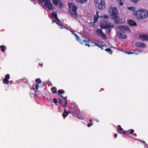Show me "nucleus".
Here are the masks:
<instances>
[{
  "label": "nucleus",
  "instance_id": "f257e3e1",
  "mask_svg": "<svg viewBox=\"0 0 148 148\" xmlns=\"http://www.w3.org/2000/svg\"><path fill=\"white\" fill-rule=\"evenodd\" d=\"M133 14L135 17L139 20L146 18L148 16V12L145 9L139 10L134 12Z\"/></svg>",
  "mask_w": 148,
  "mask_h": 148
},
{
  "label": "nucleus",
  "instance_id": "f03ea898",
  "mask_svg": "<svg viewBox=\"0 0 148 148\" xmlns=\"http://www.w3.org/2000/svg\"><path fill=\"white\" fill-rule=\"evenodd\" d=\"M110 11L111 12V17L115 23L118 24L121 23L122 20L118 17V12L116 7H111Z\"/></svg>",
  "mask_w": 148,
  "mask_h": 148
},
{
  "label": "nucleus",
  "instance_id": "7ed1b4c3",
  "mask_svg": "<svg viewBox=\"0 0 148 148\" xmlns=\"http://www.w3.org/2000/svg\"><path fill=\"white\" fill-rule=\"evenodd\" d=\"M69 10L71 14L72 17L75 19L77 18L78 17L77 13V7L72 3H68Z\"/></svg>",
  "mask_w": 148,
  "mask_h": 148
},
{
  "label": "nucleus",
  "instance_id": "20e7f679",
  "mask_svg": "<svg viewBox=\"0 0 148 148\" xmlns=\"http://www.w3.org/2000/svg\"><path fill=\"white\" fill-rule=\"evenodd\" d=\"M108 19L103 20L101 21L100 26L101 29H106L109 28H114V26L112 23H109Z\"/></svg>",
  "mask_w": 148,
  "mask_h": 148
},
{
  "label": "nucleus",
  "instance_id": "39448f33",
  "mask_svg": "<svg viewBox=\"0 0 148 148\" xmlns=\"http://www.w3.org/2000/svg\"><path fill=\"white\" fill-rule=\"evenodd\" d=\"M40 3H44V6L49 10H53L54 9L53 5L51 3V0H38Z\"/></svg>",
  "mask_w": 148,
  "mask_h": 148
},
{
  "label": "nucleus",
  "instance_id": "423d86ee",
  "mask_svg": "<svg viewBox=\"0 0 148 148\" xmlns=\"http://www.w3.org/2000/svg\"><path fill=\"white\" fill-rule=\"evenodd\" d=\"M96 7L99 10H103L105 8V3L103 0H95Z\"/></svg>",
  "mask_w": 148,
  "mask_h": 148
},
{
  "label": "nucleus",
  "instance_id": "0eeeda50",
  "mask_svg": "<svg viewBox=\"0 0 148 148\" xmlns=\"http://www.w3.org/2000/svg\"><path fill=\"white\" fill-rule=\"evenodd\" d=\"M76 107L77 106H76L75 108H73L72 107H71V112L72 115L76 117L78 119L83 120V117H82L80 116H78L79 112L78 110H77L76 108Z\"/></svg>",
  "mask_w": 148,
  "mask_h": 148
},
{
  "label": "nucleus",
  "instance_id": "6e6552de",
  "mask_svg": "<svg viewBox=\"0 0 148 148\" xmlns=\"http://www.w3.org/2000/svg\"><path fill=\"white\" fill-rule=\"evenodd\" d=\"M118 28L119 29L120 31L125 33V32H130V29L127 26H119Z\"/></svg>",
  "mask_w": 148,
  "mask_h": 148
},
{
  "label": "nucleus",
  "instance_id": "1a4fd4ad",
  "mask_svg": "<svg viewBox=\"0 0 148 148\" xmlns=\"http://www.w3.org/2000/svg\"><path fill=\"white\" fill-rule=\"evenodd\" d=\"M118 36L119 38L123 39H126L127 38V36L125 34V33L120 31L119 32Z\"/></svg>",
  "mask_w": 148,
  "mask_h": 148
},
{
  "label": "nucleus",
  "instance_id": "9d476101",
  "mask_svg": "<svg viewBox=\"0 0 148 148\" xmlns=\"http://www.w3.org/2000/svg\"><path fill=\"white\" fill-rule=\"evenodd\" d=\"M10 78V76L9 74H7L5 76L3 80V83L4 84H5L9 85L8 83H9V81L8 79Z\"/></svg>",
  "mask_w": 148,
  "mask_h": 148
},
{
  "label": "nucleus",
  "instance_id": "9b49d317",
  "mask_svg": "<svg viewBox=\"0 0 148 148\" xmlns=\"http://www.w3.org/2000/svg\"><path fill=\"white\" fill-rule=\"evenodd\" d=\"M135 45L138 48L141 47L142 48H145L146 47V45L145 44L140 42H138L136 43L135 44Z\"/></svg>",
  "mask_w": 148,
  "mask_h": 148
},
{
  "label": "nucleus",
  "instance_id": "f8f14e48",
  "mask_svg": "<svg viewBox=\"0 0 148 148\" xmlns=\"http://www.w3.org/2000/svg\"><path fill=\"white\" fill-rule=\"evenodd\" d=\"M128 23L130 26H136V23L134 20L132 19H129L128 21Z\"/></svg>",
  "mask_w": 148,
  "mask_h": 148
},
{
  "label": "nucleus",
  "instance_id": "ddd939ff",
  "mask_svg": "<svg viewBox=\"0 0 148 148\" xmlns=\"http://www.w3.org/2000/svg\"><path fill=\"white\" fill-rule=\"evenodd\" d=\"M139 38L145 40H148V35H141L139 36Z\"/></svg>",
  "mask_w": 148,
  "mask_h": 148
},
{
  "label": "nucleus",
  "instance_id": "4468645a",
  "mask_svg": "<svg viewBox=\"0 0 148 148\" xmlns=\"http://www.w3.org/2000/svg\"><path fill=\"white\" fill-rule=\"evenodd\" d=\"M96 32L97 34L99 36L103 33L102 30L100 29H97Z\"/></svg>",
  "mask_w": 148,
  "mask_h": 148
},
{
  "label": "nucleus",
  "instance_id": "2eb2a0df",
  "mask_svg": "<svg viewBox=\"0 0 148 148\" xmlns=\"http://www.w3.org/2000/svg\"><path fill=\"white\" fill-rule=\"evenodd\" d=\"M38 84H34L33 85V87L34 90H37L39 87Z\"/></svg>",
  "mask_w": 148,
  "mask_h": 148
},
{
  "label": "nucleus",
  "instance_id": "dca6fc26",
  "mask_svg": "<svg viewBox=\"0 0 148 148\" xmlns=\"http://www.w3.org/2000/svg\"><path fill=\"white\" fill-rule=\"evenodd\" d=\"M76 36V38L78 41L79 42L80 44H83V41L77 34H75Z\"/></svg>",
  "mask_w": 148,
  "mask_h": 148
},
{
  "label": "nucleus",
  "instance_id": "f3484780",
  "mask_svg": "<svg viewBox=\"0 0 148 148\" xmlns=\"http://www.w3.org/2000/svg\"><path fill=\"white\" fill-rule=\"evenodd\" d=\"M64 92V90L62 89H60L58 90V93L56 94L59 97V94L61 95Z\"/></svg>",
  "mask_w": 148,
  "mask_h": 148
},
{
  "label": "nucleus",
  "instance_id": "a211bd4d",
  "mask_svg": "<svg viewBox=\"0 0 148 148\" xmlns=\"http://www.w3.org/2000/svg\"><path fill=\"white\" fill-rule=\"evenodd\" d=\"M53 4L55 5H57L60 0H52Z\"/></svg>",
  "mask_w": 148,
  "mask_h": 148
},
{
  "label": "nucleus",
  "instance_id": "6ab92c4d",
  "mask_svg": "<svg viewBox=\"0 0 148 148\" xmlns=\"http://www.w3.org/2000/svg\"><path fill=\"white\" fill-rule=\"evenodd\" d=\"M51 90L52 92L54 94H57V90L56 88L55 87H53L51 88Z\"/></svg>",
  "mask_w": 148,
  "mask_h": 148
},
{
  "label": "nucleus",
  "instance_id": "aec40b11",
  "mask_svg": "<svg viewBox=\"0 0 148 148\" xmlns=\"http://www.w3.org/2000/svg\"><path fill=\"white\" fill-rule=\"evenodd\" d=\"M129 130L127 131H123V132H119V133L121 134H126L127 135H129L130 134L129 132Z\"/></svg>",
  "mask_w": 148,
  "mask_h": 148
},
{
  "label": "nucleus",
  "instance_id": "412c9836",
  "mask_svg": "<svg viewBox=\"0 0 148 148\" xmlns=\"http://www.w3.org/2000/svg\"><path fill=\"white\" fill-rule=\"evenodd\" d=\"M56 24H57L58 26H61V27L60 28V29H62L64 28H66V27L65 26L62 25V24L60 23H57Z\"/></svg>",
  "mask_w": 148,
  "mask_h": 148
},
{
  "label": "nucleus",
  "instance_id": "4be33fe9",
  "mask_svg": "<svg viewBox=\"0 0 148 148\" xmlns=\"http://www.w3.org/2000/svg\"><path fill=\"white\" fill-rule=\"evenodd\" d=\"M89 121L90 122L87 124V126L88 127H90L92 125L93 123L91 119H89Z\"/></svg>",
  "mask_w": 148,
  "mask_h": 148
},
{
  "label": "nucleus",
  "instance_id": "5701e85b",
  "mask_svg": "<svg viewBox=\"0 0 148 148\" xmlns=\"http://www.w3.org/2000/svg\"><path fill=\"white\" fill-rule=\"evenodd\" d=\"M0 47L1 48V51L3 52H4L5 51V49L6 48V47L3 45L1 46Z\"/></svg>",
  "mask_w": 148,
  "mask_h": 148
},
{
  "label": "nucleus",
  "instance_id": "b1692460",
  "mask_svg": "<svg viewBox=\"0 0 148 148\" xmlns=\"http://www.w3.org/2000/svg\"><path fill=\"white\" fill-rule=\"evenodd\" d=\"M98 19V16H96V15H95L94 17V23H96Z\"/></svg>",
  "mask_w": 148,
  "mask_h": 148
},
{
  "label": "nucleus",
  "instance_id": "393cba45",
  "mask_svg": "<svg viewBox=\"0 0 148 148\" xmlns=\"http://www.w3.org/2000/svg\"><path fill=\"white\" fill-rule=\"evenodd\" d=\"M79 3H83L86 2L87 0H76Z\"/></svg>",
  "mask_w": 148,
  "mask_h": 148
},
{
  "label": "nucleus",
  "instance_id": "a878e982",
  "mask_svg": "<svg viewBox=\"0 0 148 148\" xmlns=\"http://www.w3.org/2000/svg\"><path fill=\"white\" fill-rule=\"evenodd\" d=\"M35 81L36 83V84H38L41 82V81L39 78L36 79L35 80Z\"/></svg>",
  "mask_w": 148,
  "mask_h": 148
},
{
  "label": "nucleus",
  "instance_id": "bb28decb",
  "mask_svg": "<svg viewBox=\"0 0 148 148\" xmlns=\"http://www.w3.org/2000/svg\"><path fill=\"white\" fill-rule=\"evenodd\" d=\"M105 50L106 51L108 52L111 54L112 53V51L111 49L110 48H107L105 49Z\"/></svg>",
  "mask_w": 148,
  "mask_h": 148
},
{
  "label": "nucleus",
  "instance_id": "cd10ccee",
  "mask_svg": "<svg viewBox=\"0 0 148 148\" xmlns=\"http://www.w3.org/2000/svg\"><path fill=\"white\" fill-rule=\"evenodd\" d=\"M83 41L84 42L86 43L85 44V45L88 46V47H89L90 46V45H89V42L88 41H87L84 40H83Z\"/></svg>",
  "mask_w": 148,
  "mask_h": 148
},
{
  "label": "nucleus",
  "instance_id": "c85d7f7f",
  "mask_svg": "<svg viewBox=\"0 0 148 148\" xmlns=\"http://www.w3.org/2000/svg\"><path fill=\"white\" fill-rule=\"evenodd\" d=\"M100 36L102 37L103 38L105 39H106L107 38L106 37L105 34L103 32L100 35Z\"/></svg>",
  "mask_w": 148,
  "mask_h": 148
},
{
  "label": "nucleus",
  "instance_id": "c756f323",
  "mask_svg": "<svg viewBox=\"0 0 148 148\" xmlns=\"http://www.w3.org/2000/svg\"><path fill=\"white\" fill-rule=\"evenodd\" d=\"M57 16V14L55 12H53L52 13L51 16L53 17L54 18V17H55Z\"/></svg>",
  "mask_w": 148,
  "mask_h": 148
},
{
  "label": "nucleus",
  "instance_id": "7c9ffc66",
  "mask_svg": "<svg viewBox=\"0 0 148 148\" xmlns=\"http://www.w3.org/2000/svg\"><path fill=\"white\" fill-rule=\"evenodd\" d=\"M117 127H118L119 130L121 132H123V131H124L123 130V129L122 128V127H121V126L120 125H118Z\"/></svg>",
  "mask_w": 148,
  "mask_h": 148
},
{
  "label": "nucleus",
  "instance_id": "2f4dec72",
  "mask_svg": "<svg viewBox=\"0 0 148 148\" xmlns=\"http://www.w3.org/2000/svg\"><path fill=\"white\" fill-rule=\"evenodd\" d=\"M59 6L60 8L63 7V5L62 1L60 0L58 3Z\"/></svg>",
  "mask_w": 148,
  "mask_h": 148
},
{
  "label": "nucleus",
  "instance_id": "473e14b6",
  "mask_svg": "<svg viewBox=\"0 0 148 148\" xmlns=\"http://www.w3.org/2000/svg\"><path fill=\"white\" fill-rule=\"evenodd\" d=\"M67 115V114L66 113H65V112H63L62 114V116L64 117V118L66 117Z\"/></svg>",
  "mask_w": 148,
  "mask_h": 148
},
{
  "label": "nucleus",
  "instance_id": "72a5a7b5",
  "mask_svg": "<svg viewBox=\"0 0 148 148\" xmlns=\"http://www.w3.org/2000/svg\"><path fill=\"white\" fill-rule=\"evenodd\" d=\"M53 102L55 103V105H57V103L58 102L57 100L55 98H53Z\"/></svg>",
  "mask_w": 148,
  "mask_h": 148
},
{
  "label": "nucleus",
  "instance_id": "f704fd0d",
  "mask_svg": "<svg viewBox=\"0 0 148 148\" xmlns=\"http://www.w3.org/2000/svg\"><path fill=\"white\" fill-rule=\"evenodd\" d=\"M103 20H106V19H108V16L106 15L105 14L103 16Z\"/></svg>",
  "mask_w": 148,
  "mask_h": 148
},
{
  "label": "nucleus",
  "instance_id": "c9c22d12",
  "mask_svg": "<svg viewBox=\"0 0 148 148\" xmlns=\"http://www.w3.org/2000/svg\"><path fill=\"white\" fill-rule=\"evenodd\" d=\"M131 1L133 3H136L137 2L139 1V0H131Z\"/></svg>",
  "mask_w": 148,
  "mask_h": 148
},
{
  "label": "nucleus",
  "instance_id": "e433bc0d",
  "mask_svg": "<svg viewBox=\"0 0 148 148\" xmlns=\"http://www.w3.org/2000/svg\"><path fill=\"white\" fill-rule=\"evenodd\" d=\"M104 47V46L103 45H99L98 46V47L100 48L102 50L103 49V47Z\"/></svg>",
  "mask_w": 148,
  "mask_h": 148
},
{
  "label": "nucleus",
  "instance_id": "4c0bfd02",
  "mask_svg": "<svg viewBox=\"0 0 148 148\" xmlns=\"http://www.w3.org/2000/svg\"><path fill=\"white\" fill-rule=\"evenodd\" d=\"M126 53L128 54H133L134 53V52H133L131 51L130 52H126Z\"/></svg>",
  "mask_w": 148,
  "mask_h": 148
},
{
  "label": "nucleus",
  "instance_id": "58836bf2",
  "mask_svg": "<svg viewBox=\"0 0 148 148\" xmlns=\"http://www.w3.org/2000/svg\"><path fill=\"white\" fill-rule=\"evenodd\" d=\"M134 132V130L133 129H131L130 131V134H131Z\"/></svg>",
  "mask_w": 148,
  "mask_h": 148
},
{
  "label": "nucleus",
  "instance_id": "ea45409f",
  "mask_svg": "<svg viewBox=\"0 0 148 148\" xmlns=\"http://www.w3.org/2000/svg\"><path fill=\"white\" fill-rule=\"evenodd\" d=\"M59 97H60L61 98H62V99L64 100V101L66 100L65 99V97H64L62 95H60Z\"/></svg>",
  "mask_w": 148,
  "mask_h": 148
},
{
  "label": "nucleus",
  "instance_id": "a19ab883",
  "mask_svg": "<svg viewBox=\"0 0 148 148\" xmlns=\"http://www.w3.org/2000/svg\"><path fill=\"white\" fill-rule=\"evenodd\" d=\"M59 100L58 101V103H60L61 105H62V100L60 99V98H59Z\"/></svg>",
  "mask_w": 148,
  "mask_h": 148
},
{
  "label": "nucleus",
  "instance_id": "79ce46f5",
  "mask_svg": "<svg viewBox=\"0 0 148 148\" xmlns=\"http://www.w3.org/2000/svg\"><path fill=\"white\" fill-rule=\"evenodd\" d=\"M121 1H119V4L121 6L123 4V3H122Z\"/></svg>",
  "mask_w": 148,
  "mask_h": 148
},
{
  "label": "nucleus",
  "instance_id": "37998d69",
  "mask_svg": "<svg viewBox=\"0 0 148 148\" xmlns=\"http://www.w3.org/2000/svg\"><path fill=\"white\" fill-rule=\"evenodd\" d=\"M71 109H70V111H67V112H66V113L67 114V115H68V114H69L71 113Z\"/></svg>",
  "mask_w": 148,
  "mask_h": 148
},
{
  "label": "nucleus",
  "instance_id": "c03bdc74",
  "mask_svg": "<svg viewBox=\"0 0 148 148\" xmlns=\"http://www.w3.org/2000/svg\"><path fill=\"white\" fill-rule=\"evenodd\" d=\"M109 28V29L108 31V33H109L111 32V28Z\"/></svg>",
  "mask_w": 148,
  "mask_h": 148
},
{
  "label": "nucleus",
  "instance_id": "a18cd8bd",
  "mask_svg": "<svg viewBox=\"0 0 148 148\" xmlns=\"http://www.w3.org/2000/svg\"><path fill=\"white\" fill-rule=\"evenodd\" d=\"M65 104L67 105L68 103V101L67 100H65Z\"/></svg>",
  "mask_w": 148,
  "mask_h": 148
},
{
  "label": "nucleus",
  "instance_id": "49530a36",
  "mask_svg": "<svg viewBox=\"0 0 148 148\" xmlns=\"http://www.w3.org/2000/svg\"><path fill=\"white\" fill-rule=\"evenodd\" d=\"M94 44L96 46H97L98 47V46H99V45H98L97 43H95Z\"/></svg>",
  "mask_w": 148,
  "mask_h": 148
},
{
  "label": "nucleus",
  "instance_id": "de8ad7c7",
  "mask_svg": "<svg viewBox=\"0 0 148 148\" xmlns=\"http://www.w3.org/2000/svg\"><path fill=\"white\" fill-rule=\"evenodd\" d=\"M142 141V142H143V143L144 144H145V145H147V144L146 143L145 141Z\"/></svg>",
  "mask_w": 148,
  "mask_h": 148
},
{
  "label": "nucleus",
  "instance_id": "09e8293b",
  "mask_svg": "<svg viewBox=\"0 0 148 148\" xmlns=\"http://www.w3.org/2000/svg\"><path fill=\"white\" fill-rule=\"evenodd\" d=\"M56 20L58 19V16H56L55 17H54V18Z\"/></svg>",
  "mask_w": 148,
  "mask_h": 148
},
{
  "label": "nucleus",
  "instance_id": "8fccbe9b",
  "mask_svg": "<svg viewBox=\"0 0 148 148\" xmlns=\"http://www.w3.org/2000/svg\"><path fill=\"white\" fill-rule=\"evenodd\" d=\"M64 112H65V113L67 112V111H66V109L65 108L64 110Z\"/></svg>",
  "mask_w": 148,
  "mask_h": 148
},
{
  "label": "nucleus",
  "instance_id": "3c124183",
  "mask_svg": "<svg viewBox=\"0 0 148 148\" xmlns=\"http://www.w3.org/2000/svg\"><path fill=\"white\" fill-rule=\"evenodd\" d=\"M117 134H114V136L115 137H117Z\"/></svg>",
  "mask_w": 148,
  "mask_h": 148
},
{
  "label": "nucleus",
  "instance_id": "603ef678",
  "mask_svg": "<svg viewBox=\"0 0 148 148\" xmlns=\"http://www.w3.org/2000/svg\"><path fill=\"white\" fill-rule=\"evenodd\" d=\"M98 14H99V12H96V15H97V16H98Z\"/></svg>",
  "mask_w": 148,
  "mask_h": 148
},
{
  "label": "nucleus",
  "instance_id": "864d4df0",
  "mask_svg": "<svg viewBox=\"0 0 148 148\" xmlns=\"http://www.w3.org/2000/svg\"><path fill=\"white\" fill-rule=\"evenodd\" d=\"M38 65L40 66H42V64L41 63H39Z\"/></svg>",
  "mask_w": 148,
  "mask_h": 148
},
{
  "label": "nucleus",
  "instance_id": "5fc2aeb1",
  "mask_svg": "<svg viewBox=\"0 0 148 148\" xmlns=\"http://www.w3.org/2000/svg\"><path fill=\"white\" fill-rule=\"evenodd\" d=\"M52 23H55L56 24V23H58V22H56V21H54L53 20V21H52Z\"/></svg>",
  "mask_w": 148,
  "mask_h": 148
},
{
  "label": "nucleus",
  "instance_id": "6e6d98bb",
  "mask_svg": "<svg viewBox=\"0 0 148 148\" xmlns=\"http://www.w3.org/2000/svg\"><path fill=\"white\" fill-rule=\"evenodd\" d=\"M66 105H65V104L63 106V107H64V108H66Z\"/></svg>",
  "mask_w": 148,
  "mask_h": 148
},
{
  "label": "nucleus",
  "instance_id": "4d7b16f0",
  "mask_svg": "<svg viewBox=\"0 0 148 148\" xmlns=\"http://www.w3.org/2000/svg\"><path fill=\"white\" fill-rule=\"evenodd\" d=\"M57 20L59 22H60V20L58 18Z\"/></svg>",
  "mask_w": 148,
  "mask_h": 148
},
{
  "label": "nucleus",
  "instance_id": "13d9d810",
  "mask_svg": "<svg viewBox=\"0 0 148 148\" xmlns=\"http://www.w3.org/2000/svg\"><path fill=\"white\" fill-rule=\"evenodd\" d=\"M10 85H11V84H12V83H11V82H12L10 81Z\"/></svg>",
  "mask_w": 148,
  "mask_h": 148
},
{
  "label": "nucleus",
  "instance_id": "bf43d9fd",
  "mask_svg": "<svg viewBox=\"0 0 148 148\" xmlns=\"http://www.w3.org/2000/svg\"><path fill=\"white\" fill-rule=\"evenodd\" d=\"M131 8V7H128V9H130Z\"/></svg>",
  "mask_w": 148,
  "mask_h": 148
},
{
  "label": "nucleus",
  "instance_id": "052dcab7",
  "mask_svg": "<svg viewBox=\"0 0 148 148\" xmlns=\"http://www.w3.org/2000/svg\"><path fill=\"white\" fill-rule=\"evenodd\" d=\"M135 54L136 55H138V53H135Z\"/></svg>",
  "mask_w": 148,
  "mask_h": 148
},
{
  "label": "nucleus",
  "instance_id": "680f3d73",
  "mask_svg": "<svg viewBox=\"0 0 148 148\" xmlns=\"http://www.w3.org/2000/svg\"><path fill=\"white\" fill-rule=\"evenodd\" d=\"M66 29H68V30H69V29H68V28L67 27H66Z\"/></svg>",
  "mask_w": 148,
  "mask_h": 148
},
{
  "label": "nucleus",
  "instance_id": "e2e57ef3",
  "mask_svg": "<svg viewBox=\"0 0 148 148\" xmlns=\"http://www.w3.org/2000/svg\"><path fill=\"white\" fill-rule=\"evenodd\" d=\"M117 0L119 1H122V0Z\"/></svg>",
  "mask_w": 148,
  "mask_h": 148
},
{
  "label": "nucleus",
  "instance_id": "0e129e2a",
  "mask_svg": "<svg viewBox=\"0 0 148 148\" xmlns=\"http://www.w3.org/2000/svg\"><path fill=\"white\" fill-rule=\"evenodd\" d=\"M97 122H99L98 120H97Z\"/></svg>",
  "mask_w": 148,
  "mask_h": 148
}]
</instances>
